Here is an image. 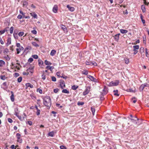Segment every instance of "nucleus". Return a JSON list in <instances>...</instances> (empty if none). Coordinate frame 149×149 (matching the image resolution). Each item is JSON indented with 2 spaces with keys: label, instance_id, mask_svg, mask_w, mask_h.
Segmentation results:
<instances>
[{
  "label": "nucleus",
  "instance_id": "obj_61",
  "mask_svg": "<svg viewBox=\"0 0 149 149\" xmlns=\"http://www.w3.org/2000/svg\"><path fill=\"white\" fill-rule=\"evenodd\" d=\"M5 32V30H2L0 31V35L3 34Z\"/></svg>",
  "mask_w": 149,
  "mask_h": 149
},
{
  "label": "nucleus",
  "instance_id": "obj_11",
  "mask_svg": "<svg viewBox=\"0 0 149 149\" xmlns=\"http://www.w3.org/2000/svg\"><path fill=\"white\" fill-rule=\"evenodd\" d=\"M58 10V7L57 5H55L54 6L53 8V12L55 13L57 12Z\"/></svg>",
  "mask_w": 149,
  "mask_h": 149
},
{
  "label": "nucleus",
  "instance_id": "obj_16",
  "mask_svg": "<svg viewBox=\"0 0 149 149\" xmlns=\"http://www.w3.org/2000/svg\"><path fill=\"white\" fill-rule=\"evenodd\" d=\"M26 71L28 72H31V74L33 73V67L31 68H29L27 69Z\"/></svg>",
  "mask_w": 149,
  "mask_h": 149
},
{
  "label": "nucleus",
  "instance_id": "obj_20",
  "mask_svg": "<svg viewBox=\"0 0 149 149\" xmlns=\"http://www.w3.org/2000/svg\"><path fill=\"white\" fill-rule=\"evenodd\" d=\"M13 35L15 38V39H17L18 38L17 33H15V31Z\"/></svg>",
  "mask_w": 149,
  "mask_h": 149
},
{
  "label": "nucleus",
  "instance_id": "obj_57",
  "mask_svg": "<svg viewBox=\"0 0 149 149\" xmlns=\"http://www.w3.org/2000/svg\"><path fill=\"white\" fill-rule=\"evenodd\" d=\"M8 121L10 123H12L13 121L10 118H8Z\"/></svg>",
  "mask_w": 149,
  "mask_h": 149
},
{
  "label": "nucleus",
  "instance_id": "obj_7",
  "mask_svg": "<svg viewBox=\"0 0 149 149\" xmlns=\"http://www.w3.org/2000/svg\"><path fill=\"white\" fill-rule=\"evenodd\" d=\"M148 85L146 83L144 84H142L140 87V91H142L143 90L144 88L145 87H148Z\"/></svg>",
  "mask_w": 149,
  "mask_h": 149
},
{
  "label": "nucleus",
  "instance_id": "obj_10",
  "mask_svg": "<svg viewBox=\"0 0 149 149\" xmlns=\"http://www.w3.org/2000/svg\"><path fill=\"white\" fill-rule=\"evenodd\" d=\"M21 3H22L23 7L26 8L28 6V2L26 1H22Z\"/></svg>",
  "mask_w": 149,
  "mask_h": 149
},
{
  "label": "nucleus",
  "instance_id": "obj_53",
  "mask_svg": "<svg viewBox=\"0 0 149 149\" xmlns=\"http://www.w3.org/2000/svg\"><path fill=\"white\" fill-rule=\"evenodd\" d=\"M146 56L147 57H148L149 54L147 52V48L146 49Z\"/></svg>",
  "mask_w": 149,
  "mask_h": 149
},
{
  "label": "nucleus",
  "instance_id": "obj_14",
  "mask_svg": "<svg viewBox=\"0 0 149 149\" xmlns=\"http://www.w3.org/2000/svg\"><path fill=\"white\" fill-rule=\"evenodd\" d=\"M67 7L68 8L69 10L73 12L74 10V7H70L69 5L67 6Z\"/></svg>",
  "mask_w": 149,
  "mask_h": 149
},
{
  "label": "nucleus",
  "instance_id": "obj_52",
  "mask_svg": "<svg viewBox=\"0 0 149 149\" xmlns=\"http://www.w3.org/2000/svg\"><path fill=\"white\" fill-rule=\"evenodd\" d=\"M16 51H17V54H19L21 50H20V49L19 48L16 49Z\"/></svg>",
  "mask_w": 149,
  "mask_h": 149
},
{
  "label": "nucleus",
  "instance_id": "obj_28",
  "mask_svg": "<svg viewBox=\"0 0 149 149\" xmlns=\"http://www.w3.org/2000/svg\"><path fill=\"white\" fill-rule=\"evenodd\" d=\"M141 9L143 13H144L146 11V8L145 6L144 5H142L141 7Z\"/></svg>",
  "mask_w": 149,
  "mask_h": 149
},
{
  "label": "nucleus",
  "instance_id": "obj_37",
  "mask_svg": "<svg viewBox=\"0 0 149 149\" xmlns=\"http://www.w3.org/2000/svg\"><path fill=\"white\" fill-rule=\"evenodd\" d=\"M13 30H14V28L12 26L10 28V33H11V34L13 33Z\"/></svg>",
  "mask_w": 149,
  "mask_h": 149
},
{
  "label": "nucleus",
  "instance_id": "obj_40",
  "mask_svg": "<svg viewBox=\"0 0 149 149\" xmlns=\"http://www.w3.org/2000/svg\"><path fill=\"white\" fill-rule=\"evenodd\" d=\"M134 118H135L134 119L131 118L130 119L132 121V122L135 124V123L136 121V118H135V117Z\"/></svg>",
  "mask_w": 149,
  "mask_h": 149
},
{
  "label": "nucleus",
  "instance_id": "obj_47",
  "mask_svg": "<svg viewBox=\"0 0 149 149\" xmlns=\"http://www.w3.org/2000/svg\"><path fill=\"white\" fill-rule=\"evenodd\" d=\"M140 52L141 53L144 52V48L143 47H141L140 48Z\"/></svg>",
  "mask_w": 149,
  "mask_h": 149
},
{
  "label": "nucleus",
  "instance_id": "obj_3",
  "mask_svg": "<svg viewBox=\"0 0 149 149\" xmlns=\"http://www.w3.org/2000/svg\"><path fill=\"white\" fill-rule=\"evenodd\" d=\"M119 83V81L118 80H116L115 81H111L109 84L110 86H117Z\"/></svg>",
  "mask_w": 149,
  "mask_h": 149
},
{
  "label": "nucleus",
  "instance_id": "obj_25",
  "mask_svg": "<svg viewBox=\"0 0 149 149\" xmlns=\"http://www.w3.org/2000/svg\"><path fill=\"white\" fill-rule=\"evenodd\" d=\"M26 86H27L28 87H29L31 88H33V85L29 83L26 84Z\"/></svg>",
  "mask_w": 149,
  "mask_h": 149
},
{
  "label": "nucleus",
  "instance_id": "obj_29",
  "mask_svg": "<svg viewBox=\"0 0 149 149\" xmlns=\"http://www.w3.org/2000/svg\"><path fill=\"white\" fill-rule=\"evenodd\" d=\"M113 92L114 93V95H116L117 96H119V94L118 93V90H114Z\"/></svg>",
  "mask_w": 149,
  "mask_h": 149
},
{
  "label": "nucleus",
  "instance_id": "obj_54",
  "mask_svg": "<svg viewBox=\"0 0 149 149\" xmlns=\"http://www.w3.org/2000/svg\"><path fill=\"white\" fill-rule=\"evenodd\" d=\"M33 61V58H30L29 60H28V62L31 63Z\"/></svg>",
  "mask_w": 149,
  "mask_h": 149
},
{
  "label": "nucleus",
  "instance_id": "obj_42",
  "mask_svg": "<svg viewBox=\"0 0 149 149\" xmlns=\"http://www.w3.org/2000/svg\"><path fill=\"white\" fill-rule=\"evenodd\" d=\"M84 104V103L83 102H77V105H82Z\"/></svg>",
  "mask_w": 149,
  "mask_h": 149
},
{
  "label": "nucleus",
  "instance_id": "obj_23",
  "mask_svg": "<svg viewBox=\"0 0 149 149\" xmlns=\"http://www.w3.org/2000/svg\"><path fill=\"white\" fill-rule=\"evenodd\" d=\"M46 68L49 69L51 71L53 69H54V67L53 66H47L46 67Z\"/></svg>",
  "mask_w": 149,
  "mask_h": 149
},
{
  "label": "nucleus",
  "instance_id": "obj_26",
  "mask_svg": "<svg viewBox=\"0 0 149 149\" xmlns=\"http://www.w3.org/2000/svg\"><path fill=\"white\" fill-rule=\"evenodd\" d=\"M45 65H50L52 64V63L49 62L47 60H45Z\"/></svg>",
  "mask_w": 149,
  "mask_h": 149
},
{
  "label": "nucleus",
  "instance_id": "obj_22",
  "mask_svg": "<svg viewBox=\"0 0 149 149\" xmlns=\"http://www.w3.org/2000/svg\"><path fill=\"white\" fill-rule=\"evenodd\" d=\"M56 53V51L55 50L53 49L52 50L51 53L50 55L52 56H54L55 54Z\"/></svg>",
  "mask_w": 149,
  "mask_h": 149
},
{
  "label": "nucleus",
  "instance_id": "obj_21",
  "mask_svg": "<svg viewBox=\"0 0 149 149\" xmlns=\"http://www.w3.org/2000/svg\"><path fill=\"white\" fill-rule=\"evenodd\" d=\"M5 64V62L2 60H0V67H2L3 65Z\"/></svg>",
  "mask_w": 149,
  "mask_h": 149
},
{
  "label": "nucleus",
  "instance_id": "obj_38",
  "mask_svg": "<svg viewBox=\"0 0 149 149\" xmlns=\"http://www.w3.org/2000/svg\"><path fill=\"white\" fill-rule=\"evenodd\" d=\"M82 74L87 75L88 74V72L87 70H85L82 72Z\"/></svg>",
  "mask_w": 149,
  "mask_h": 149
},
{
  "label": "nucleus",
  "instance_id": "obj_44",
  "mask_svg": "<svg viewBox=\"0 0 149 149\" xmlns=\"http://www.w3.org/2000/svg\"><path fill=\"white\" fill-rule=\"evenodd\" d=\"M78 87V86H76L75 85H74L72 87V89L74 90H76Z\"/></svg>",
  "mask_w": 149,
  "mask_h": 149
},
{
  "label": "nucleus",
  "instance_id": "obj_63",
  "mask_svg": "<svg viewBox=\"0 0 149 149\" xmlns=\"http://www.w3.org/2000/svg\"><path fill=\"white\" fill-rule=\"evenodd\" d=\"M10 148L12 149H16V148H15V146L14 145H11Z\"/></svg>",
  "mask_w": 149,
  "mask_h": 149
},
{
  "label": "nucleus",
  "instance_id": "obj_64",
  "mask_svg": "<svg viewBox=\"0 0 149 149\" xmlns=\"http://www.w3.org/2000/svg\"><path fill=\"white\" fill-rule=\"evenodd\" d=\"M0 42L1 43L2 45H3L4 44V42L3 41V40H2V39L1 38H0Z\"/></svg>",
  "mask_w": 149,
  "mask_h": 149
},
{
  "label": "nucleus",
  "instance_id": "obj_9",
  "mask_svg": "<svg viewBox=\"0 0 149 149\" xmlns=\"http://www.w3.org/2000/svg\"><path fill=\"white\" fill-rule=\"evenodd\" d=\"M135 118L136 119V121L135 124H137L138 125H139L142 123V121L141 120H139L136 117H135Z\"/></svg>",
  "mask_w": 149,
  "mask_h": 149
},
{
  "label": "nucleus",
  "instance_id": "obj_35",
  "mask_svg": "<svg viewBox=\"0 0 149 149\" xmlns=\"http://www.w3.org/2000/svg\"><path fill=\"white\" fill-rule=\"evenodd\" d=\"M91 110L93 115H94L95 110V108L93 107H91Z\"/></svg>",
  "mask_w": 149,
  "mask_h": 149
},
{
  "label": "nucleus",
  "instance_id": "obj_13",
  "mask_svg": "<svg viewBox=\"0 0 149 149\" xmlns=\"http://www.w3.org/2000/svg\"><path fill=\"white\" fill-rule=\"evenodd\" d=\"M11 44V39L10 37H8L7 40V42L6 43V46H8L9 45Z\"/></svg>",
  "mask_w": 149,
  "mask_h": 149
},
{
  "label": "nucleus",
  "instance_id": "obj_27",
  "mask_svg": "<svg viewBox=\"0 0 149 149\" xmlns=\"http://www.w3.org/2000/svg\"><path fill=\"white\" fill-rule=\"evenodd\" d=\"M62 92L64 93L68 94L69 93V91L66 89H63L62 91Z\"/></svg>",
  "mask_w": 149,
  "mask_h": 149
},
{
  "label": "nucleus",
  "instance_id": "obj_41",
  "mask_svg": "<svg viewBox=\"0 0 149 149\" xmlns=\"http://www.w3.org/2000/svg\"><path fill=\"white\" fill-rule=\"evenodd\" d=\"M31 14L32 15V16L34 18H37V15L35 13H33L32 14L31 13Z\"/></svg>",
  "mask_w": 149,
  "mask_h": 149
},
{
  "label": "nucleus",
  "instance_id": "obj_56",
  "mask_svg": "<svg viewBox=\"0 0 149 149\" xmlns=\"http://www.w3.org/2000/svg\"><path fill=\"white\" fill-rule=\"evenodd\" d=\"M143 2H144V4H145V5H146L147 6H148V5L149 2H146V0H143Z\"/></svg>",
  "mask_w": 149,
  "mask_h": 149
},
{
  "label": "nucleus",
  "instance_id": "obj_50",
  "mask_svg": "<svg viewBox=\"0 0 149 149\" xmlns=\"http://www.w3.org/2000/svg\"><path fill=\"white\" fill-rule=\"evenodd\" d=\"M59 90L58 88H55V89H54V92L55 93H57L58 92V91H59Z\"/></svg>",
  "mask_w": 149,
  "mask_h": 149
},
{
  "label": "nucleus",
  "instance_id": "obj_39",
  "mask_svg": "<svg viewBox=\"0 0 149 149\" xmlns=\"http://www.w3.org/2000/svg\"><path fill=\"white\" fill-rule=\"evenodd\" d=\"M32 44L35 47H39V45L38 44H37V43L35 42H32Z\"/></svg>",
  "mask_w": 149,
  "mask_h": 149
},
{
  "label": "nucleus",
  "instance_id": "obj_1",
  "mask_svg": "<svg viewBox=\"0 0 149 149\" xmlns=\"http://www.w3.org/2000/svg\"><path fill=\"white\" fill-rule=\"evenodd\" d=\"M43 104L48 109H49L51 104V99L49 96H47L44 98Z\"/></svg>",
  "mask_w": 149,
  "mask_h": 149
},
{
  "label": "nucleus",
  "instance_id": "obj_18",
  "mask_svg": "<svg viewBox=\"0 0 149 149\" xmlns=\"http://www.w3.org/2000/svg\"><path fill=\"white\" fill-rule=\"evenodd\" d=\"M88 77L92 81H94V80L95 79L94 77L90 75H88Z\"/></svg>",
  "mask_w": 149,
  "mask_h": 149
},
{
  "label": "nucleus",
  "instance_id": "obj_5",
  "mask_svg": "<svg viewBox=\"0 0 149 149\" xmlns=\"http://www.w3.org/2000/svg\"><path fill=\"white\" fill-rule=\"evenodd\" d=\"M60 85L62 89H63L65 87V82L63 80H61L60 81Z\"/></svg>",
  "mask_w": 149,
  "mask_h": 149
},
{
  "label": "nucleus",
  "instance_id": "obj_4",
  "mask_svg": "<svg viewBox=\"0 0 149 149\" xmlns=\"http://www.w3.org/2000/svg\"><path fill=\"white\" fill-rule=\"evenodd\" d=\"M86 64L87 65H93L94 66H96L97 65V63L94 61H87L86 62Z\"/></svg>",
  "mask_w": 149,
  "mask_h": 149
},
{
  "label": "nucleus",
  "instance_id": "obj_58",
  "mask_svg": "<svg viewBox=\"0 0 149 149\" xmlns=\"http://www.w3.org/2000/svg\"><path fill=\"white\" fill-rule=\"evenodd\" d=\"M31 33L34 34H36L37 33V31L35 30H32L31 31Z\"/></svg>",
  "mask_w": 149,
  "mask_h": 149
},
{
  "label": "nucleus",
  "instance_id": "obj_51",
  "mask_svg": "<svg viewBox=\"0 0 149 149\" xmlns=\"http://www.w3.org/2000/svg\"><path fill=\"white\" fill-rule=\"evenodd\" d=\"M61 149H66V148L65 146H60Z\"/></svg>",
  "mask_w": 149,
  "mask_h": 149
},
{
  "label": "nucleus",
  "instance_id": "obj_48",
  "mask_svg": "<svg viewBox=\"0 0 149 149\" xmlns=\"http://www.w3.org/2000/svg\"><path fill=\"white\" fill-rule=\"evenodd\" d=\"M32 57L35 59H37L38 58V56L37 55H34L32 56Z\"/></svg>",
  "mask_w": 149,
  "mask_h": 149
},
{
  "label": "nucleus",
  "instance_id": "obj_46",
  "mask_svg": "<svg viewBox=\"0 0 149 149\" xmlns=\"http://www.w3.org/2000/svg\"><path fill=\"white\" fill-rule=\"evenodd\" d=\"M133 48L135 49H139V45H135L133 46Z\"/></svg>",
  "mask_w": 149,
  "mask_h": 149
},
{
  "label": "nucleus",
  "instance_id": "obj_12",
  "mask_svg": "<svg viewBox=\"0 0 149 149\" xmlns=\"http://www.w3.org/2000/svg\"><path fill=\"white\" fill-rule=\"evenodd\" d=\"M11 95L10 97V99H11V101L12 102H13L15 100V98H14V97L13 92V91H11Z\"/></svg>",
  "mask_w": 149,
  "mask_h": 149
},
{
  "label": "nucleus",
  "instance_id": "obj_43",
  "mask_svg": "<svg viewBox=\"0 0 149 149\" xmlns=\"http://www.w3.org/2000/svg\"><path fill=\"white\" fill-rule=\"evenodd\" d=\"M24 34V32H20L19 33L18 35L19 36H22Z\"/></svg>",
  "mask_w": 149,
  "mask_h": 149
},
{
  "label": "nucleus",
  "instance_id": "obj_34",
  "mask_svg": "<svg viewBox=\"0 0 149 149\" xmlns=\"http://www.w3.org/2000/svg\"><path fill=\"white\" fill-rule=\"evenodd\" d=\"M38 64L40 66L42 65L43 64V62L42 61L40 60H38Z\"/></svg>",
  "mask_w": 149,
  "mask_h": 149
},
{
  "label": "nucleus",
  "instance_id": "obj_49",
  "mask_svg": "<svg viewBox=\"0 0 149 149\" xmlns=\"http://www.w3.org/2000/svg\"><path fill=\"white\" fill-rule=\"evenodd\" d=\"M52 80L53 81H56V79L55 77L52 76Z\"/></svg>",
  "mask_w": 149,
  "mask_h": 149
},
{
  "label": "nucleus",
  "instance_id": "obj_45",
  "mask_svg": "<svg viewBox=\"0 0 149 149\" xmlns=\"http://www.w3.org/2000/svg\"><path fill=\"white\" fill-rule=\"evenodd\" d=\"M22 80V77H19L17 79V81L18 82H20Z\"/></svg>",
  "mask_w": 149,
  "mask_h": 149
},
{
  "label": "nucleus",
  "instance_id": "obj_33",
  "mask_svg": "<svg viewBox=\"0 0 149 149\" xmlns=\"http://www.w3.org/2000/svg\"><path fill=\"white\" fill-rule=\"evenodd\" d=\"M124 61H125V62L126 64H127L129 63V60L127 58H124Z\"/></svg>",
  "mask_w": 149,
  "mask_h": 149
},
{
  "label": "nucleus",
  "instance_id": "obj_24",
  "mask_svg": "<svg viewBox=\"0 0 149 149\" xmlns=\"http://www.w3.org/2000/svg\"><path fill=\"white\" fill-rule=\"evenodd\" d=\"M3 85L5 86V87L2 88H3L5 90L7 88V83L6 82H4L3 84Z\"/></svg>",
  "mask_w": 149,
  "mask_h": 149
},
{
  "label": "nucleus",
  "instance_id": "obj_31",
  "mask_svg": "<svg viewBox=\"0 0 149 149\" xmlns=\"http://www.w3.org/2000/svg\"><path fill=\"white\" fill-rule=\"evenodd\" d=\"M48 135L49 136H53L54 135V132L53 131L50 132L48 133Z\"/></svg>",
  "mask_w": 149,
  "mask_h": 149
},
{
  "label": "nucleus",
  "instance_id": "obj_55",
  "mask_svg": "<svg viewBox=\"0 0 149 149\" xmlns=\"http://www.w3.org/2000/svg\"><path fill=\"white\" fill-rule=\"evenodd\" d=\"M40 110L39 109L37 110L36 112V114L37 115H39L40 114Z\"/></svg>",
  "mask_w": 149,
  "mask_h": 149
},
{
  "label": "nucleus",
  "instance_id": "obj_36",
  "mask_svg": "<svg viewBox=\"0 0 149 149\" xmlns=\"http://www.w3.org/2000/svg\"><path fill=\"white\" fill-rule=\"evenodd\" d=\"M6 78L5 75H1L0 76V78L3 80H5Z\"/></svg>",
  "mask_w": 149,
  "mask_h": 149
},
{
  "label": "nucleus",
  "instance_id": "obj_17",
  "mask_svg": "<svg viewBox=\"0 0 149 149\" xmlns=\"http://www.w3.org/2000/svg\"><path fill=\"white\" fill-rule=\"evenodd\" d=\"M120 33H118L117 34H116L114 36V39L115 40L117 41H118V40L119 38V36L120 35Z\"/></svg>",
  "mask_w": 149,
  "mask_h": 149
},
{
  "label": "nucleus",
  "instance_id": "obj_60",
  "mask_svg": "<svg viewBox=\"0 0 149 149\" xmlns=\"http://www.w3.org/2000/svg\"><path fill=\"white\" fill-rule=\"evenodd\" d=\"M20 120H21V121H22L23 120L24 118V117L22 119V118L21 116H18V117H17Z\"/></svg>",
  "mask_w": 149,
  "mask_h": 149
},
{
  "label": "nucleus",
  "instance_id": "obj_2",
  "mask_svg": "<svg viewBox=\"0 0 149 149\" xmlns=\"http://www.w3.org/2000/svg\"><path fill=\"white\" fill-rule=\"evenodd\" d=\"M20 13L22 15H19L17 16V18L19 19H21L22 18H24L25 19H29L30 18V17L29 16H24V13L21 10L19 11Z\"/></svg>",
  "mask_w": 149,
  "mask_h": 149
},
{
  "label": "nucleus",
  "instance_id": "obj_19",
  "mask_svg": "<svg viewBox=\"0 0 149 149\" xmlns=\"http://www.w3.org/2000/svg\"><path fill=\"white\" fill-rule=\"evenodd\" d=\"M120 32L124 34L127 33L128 32V31L126 30L121 29H120Z\"/></svg>",
  "mask_w": 149,
  "mask_h": 149
},
{
  "label": "nucleus",
  "instance_id": "obj_30",
  "mask_svg": "<svg viewBox=\"0 0 149 149\" xmlns=\"http://www.w3.org/2000/svg\"><path fill=\"white\" fill-rule=\"evenodd\" d=\"M31 49V47L29 46H28L25 49L24 52H28L29 50H30Z\"/></svg>",
  "mask_w": 149,
  "mask_h": 149
},
{
  "label": "nucleus",
  "instance_id": "obj_8",
  "mask_svg": "<svg viewBox=\"0 0 149 149\" xmlns=\"http://www.w3.org/2000/svg\"><path fill=\"white\" fill-rule=\"evenodd\" d=\"M20 134L19 133H17L16 134V136L17 139V141L19 143H21L22 142V140L20 138Z\"/></svg>",
  "mask_w": 149,
  "mask_h": 149
},
{
  "label": "nucleus",
  "instance_id": "obj_59",
  "mask_svg": "<svg viewBox=\"0 0 149 149\" xmlns=\"http://www.w3.org/2000/svg\"><path fill=\"white\" fill-rule=\"evenodd\" d=\"M42 78L43 80H44L45 79H46L45 75H44V74H43L42 75Z\"/></svg>",
  "mask_w": 149,
  "mask_h": 149
},
{
  "label": "nucleus",
  "instance_id": "obj_6",
  "mask_svg": "<svg viewBox=\"0 0 149 149\" xmlns=\"http://www.w3.org/2000/svg\"><path fill=\"white\" fill-rule=\"evenodd\" d=\"M90 89V86L87 87L85 91L83 93V95H86L88 94L89 92Z\"/></svg>",
  "mask_w": 149,
  "mask_h": 149
},
{
  "label": "nucleus",
  "instance_id": "obj_32",
  "mask_svg": "<svg viewBox=\"0 0 149 149\" xmlns=\"http://www.w3.org/2000/svg\"><path fill=\"white\" fill-rule=\"evenodd\" d=\"M131 100H132L133 102L134 103H135L137 101V99L135 97H132Z\"/></svg>",
  "mask_w": 149,
  "mask_h": 149
},
{
  "label": "nucleus",
  "instance_id": "obj_15",
  "mask_svg": "<svg viewBox=\"0 0 149 149\" xmlns=\"http://www.w3.org/2000/svg\"><path fill=\"white\" fill-rule=\"evenodd\" d=\"M61 29H62L65 32H67V29L66 27L64 25H61L60 26Z\"/></svg>",
  "mask_w": 149,
  "mask_h": 149
},
{
  "label": "nucleus",
  "instance_id": "obj_62",
  "mask_svg": "<svg viewBox=\"0 0 149 149\" xmlns=\"http://www.w3.org/2000/svg\"><path fill=\"white\" fill-rule=\"evenodd\" d=\"M19 76V74L18 73H15L14 74V76L17 77Z\"/></svg>",
  "mask_w": 149,
  "mask_h": 149
}]
</instances>
